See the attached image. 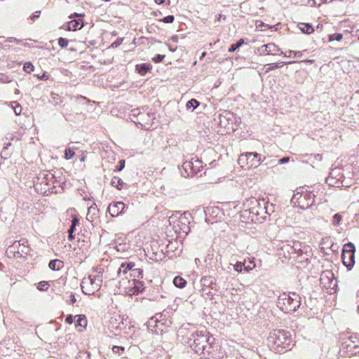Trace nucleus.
Masks as SVG:
<instances>
[{
    "label": "nucleus",
    "mask_w": 359,
    "mask_h": 359,
    "mask_svg": "<svg viewBox=\"0 0 359 359\" xmlns=\"http://www.w3.org/2000/svg\"><path fill=\"white\" fill-rule=\"evenodd\" d=\"M201 284L203 286L202 292L205 290L204 287H210L213 290L216 287V279L211 276H204L201 279Z\"/></svg>",
    "instance_id": "obj_15"
},
{
    "label": "nucleus",
    "mask_w": 359,
    "mask_h": 359,
    "mask_svg": "<svg viewBox=\"0 0 359 359\" xmlns=\"http://www.w3.org/2000/svg\"><path fill=\"white\" fill-rule=\"evenodd\" d=\"M154 1L158 4H161L165 1V0H154Z\"/></svg>",
    "instance_id": "obj_61"
},
{
    "label": "nucleus",
    "mask_w": 359,
    "mask_h": 359,
    "mask_svg": "<svg viewBox=\"0 0 359 359\" xmlns=\"http://www.w3.org/2000/svg\"><path fill=\"white\" fill-rule=\"evenodd\" d=\"M75 317H77L78 319L76 322V327H81V328L86 327L88 325V320L85 316L83 315H77Z\"/></svg>",
    "instance_id": "obj_22"
},
{
    "label": "nucleus",
    "mask_w": 359,
    "mask_h": 359,
    "mask_svg": "<svg viewBox=\"0 0 359 359\" xmlns=\"http://www.w3.org/2000/svg\"><path fill=\"white\" fill-rule=\"evenodd\" d=\"M214 255L213 254H208L205 257V262L207 264H210L212 259H213Z\"/></svg>",
    "instance_id": "obj_51"
},
{
    "label": "nucleus",
    "mask_w": 359,
    "mask_h": 359,
    "mask_svg": "<svg viewBox=\"0 0 359 359\" xmlns=\"http://www.w3.org/2000/svg\"><path fill=\"white\" fill-rule=\"evenodd\" d=\"M268 346L276 353H284L292 347V338L288 332L283 330H273L267 338Z\"/></svg>",
    "instance_id": "obj_1"
},
{
    "label": "nucleus",
    "mask_w": 359,
    "mask_h": 359,
    "mask_svg": "<svg viewBox=\"0 0 359 359\" xmlns=\"http://www.w3.org/2000/svg\"><path fill=\"white\" fill-rule=\"evenodd\" d=\"M140 119L143 120V116H144V114H140Z\"/></svg>",
    "instance_id": "obj_62"
},
{
    "label": "nucleus",
    "mask_w": 359,
    "mask_h": 359,
    "mask_svg": "<svg viewBox=\"0 0 359 359\" xmlns=\"http://www.w3.org/2000/svg\"><path fill=\"white\" fill-rule=\"evenodd\" d=\"M74 238L73 234H69V238L72 240Z\"/></svg>",
    "instance_id": "obj_63"
},
{
    "label": "nucleus",
    "mask_w": 359,
    "mask_h": 359,
    "mask_svg": "<svg viewBox=\"0 0 359 359\" xmlns=\"http://www.w3.org/2000/svg\"><path fill=\"white\" fill-rule=\"evenodd\" d=\"M200 102L196 99H191L186 104V108L187 109H191L194 111L198 106H199Z\"/></svg>",
    "instance_id": "obj_28"
},
{
    "label": "nucleus",
    "mask_w": 359,
    "mask_h": 359,
    "mask_svg": "<svg viewBox=\"0 0 359 359\" xmlns=\"http://www.w3.org/2000/svg\"><path fill=\"white\" fill-rule=\"evenodd\" d=\"M281 54H283L285 57H291L292 55L294 57H300L302 56L303 53L301 51L289 50L287 53H285L282 52Z\"/></svg>",
    "instance_id": "obj_30"
},
{
    "label": "nucleus",
    "mask_w": 359,
    "mask_h": 359,
    "mask_svg": "<svg viewBox=\"0 0 359 359\" xmlns=\"http://www.w3.org/2000/svg\"><path fill=\"white\" fill-rule=\"evenodd\" d=\"M74 156V151L71 148H68L65 150V158L67 160L72 158Z\"/></svg>",
    "instance_id": "obj_35"
},
{
    "label": "nucleus",
    "mask_w": 359,
    "mask_h": 359,
    "mask_svg": "<svg viewBox=\"0 0 359 359\" xmlns=\"http://www.w3.org/2000/svg\"><path fill=\"white\" fill-rule=\"evenodd\" d=\"M11 146V142H8L7 144H6V145L4 147L1 152V156H5V158H6L7 156H9V153L8 152V147Z\"/></svg>",
    "instance_id": "obj_40"
},
{
    "label": "nucleus",
    "mask_w": 359,
    "mask_h": 359,
    "mask_svg": "<svg viewBox=\"0 0 359 359\" xmlns=\"http://www.w3.org/2000/svg\"><path fill=\"white\" fill-rule=\"evenodd\" d=\"M164 57H165L164 55L158 54L154 57H153L152 60L154 62L158 63V62H161Z\"/></svg>",
    "instance_id": "obj_46"
},
{
    "label": "nucleus",
    "mask_w": 359,
    "mask_h": 359,
    "mask_svg": "<svg viewBox=\"0 0 359 359\" xmlns=\"http://www.w3.org/2000/svg\"><path fill=\"white\" fill-rule=\"evenodd\" d=\"M110 184L118 190H121L124 184L123 180L118 177H114L111 180Z\"/></svg>",
    "instance_id": "obj_24"
},
{
    "label": "nucleus",
    "mask_w": 359,
    "mask_h": 359,
    "mask_svg": "<svg viewBox=\"0 0 359 359\" xmlns=\"http://www.w3.org/2000/svg\"><path fill=\"white\" fill-rule=\"evenodd\" d=\"M254 201L256 205L251 208L250 212L252 213L261 217H263L264 214L270 215L269 207L266 205V202L264 200L259 201L254 198Z\"/></svg>",
    "instance_id": "obj_12"
},
{
    "label": "nucleus",
    "mask_w": 359,
    "mask_h": 359,
    "mask_svg": "<svg viewBox=\"0 0 359 359\" xmlns=\"http://www.w3.org/2000/svg\"><path fill=\"white\" fill-rule=\"evenodd\" d=\"M341 215L339 213H336L333 215L332 223L334 226H339L341 221Z\"/></svg>",
    "instance_id": "obj_31"
},
{
    "label": "nucleus",
    "mask_w": 359,
    "mask_h": 359,
    "mask_svg": "<svg viewBox=\"0 0 359 359\" xmlns=\"http://www.w3.org/2000/svg\"><path fill=\"white\" fill-rule=\"evenodd\" d=\"M9 248H12L14 250L17 249L15 252L18 257H22V255H28L30 252V248L28 246V241L25 238H22L18 241H15L13 244Z\"/></svg>",
    "instance_id": "obj_11"
},
{
    "label": "nucleus",
    "mask_w": 359,
    "mask_h": 359,
    "mask_svg": "<svg viewBox=\"0 0 359 359\" xmlns=\"http://www.w3.org/2000/svg\"><path fill=\"white\" fill-rule=\"evenodd\" d=\"M131 276H133L134 277L137 276V277L142 278L143 277V271L140 269H134L133 270Z\"/></svg>",
    "instance_id": "obj_39"
},
{
    "label": "nucleus",
    "mask_w": 359,
    "mask_h": 359,
    "mask_svg": "<svg viewBox=\"0 0 359 359\" xmlns=\"http://www.w3.org/2000/svg\"><path fill=\"white\" fill-rule=\"evenodd\" d=\"M205 338H206V339H208V344L211 346L212 344H213L215 342V338L212 336L210 335L209 333L206 330H205Z\"/></svg>",
    "instance_id": "obj_44"
},
{
    "label": "nucleus",
    "mask_w": 359,
    "mask_h": 359,
    "mask_svg": "<svg viewBox=\"0 0 359 359\" xmlns=\"http://www.w3.org/2000/svg\"><path fill=\"white\" fill-rule=\"evenodd\" d=\"M290 161V158L289 157H283L280 159H279V163L280 164H284V163H286L287 162H289Z\"/></svg>",
    "instance_id": "obj_55"
},
{
    "label": "nucleus",
    "mask_w": 359,
    "mask_h": 359,
    "mask_svg": "<svg viewBox=\"0 0 359 359\" xmlns=\"http://www.w3.org/2000/svg\"><path fill=\"white\" fill-rule=\"evenodd\" d=\"M119 165L116 168L115 170L116 171H121L125 167V160H121L118 162Z\"/></svg>",
    "instance_id": "obj_49"
},
{
    "label": "nucleus",
    "mask_w": 359,
    "mask_h": 359,
    "mask_svg": "<svg viewBox=\"0 0 359 359\" xmlns=\"http://www.w3.org/2000/svg\"><path fill=\"white\" fill-rule=\"evenodd\" d=\"M109 326L112 330H119L121 328V325H123L122 320L121 319V316L118 314H114L110 320H109Z\"/></svg>",
    "instance_id": "obj_16"
},
{
    "label": "nucleus",
    "mask_w": 359,
    "mask_h": 359,
    "mask_svg": "<svg viewBox=\"0 0 359 359\" xmlns=\"http://www.w3.org/2000/svg\"><path fill=\"white\" fill-rule=\"evenodd\" d=\"M184 219V217L180 218V219L177 221V226H179V229H175L176 232L179 233H184L185 234L189 233L190 228L187 224H186L185 222L182 221Z\"/></svg>",
    "instance_id": "obj_19"
},
{
    "label": "nucleus",
    "mask_w": 359,
    "mask_h": 359,
    "mask_svg": "<svg viewBox=\"0 0 359 359\" xmlns=\"http://www.w3.org/2000/svg\"><path fill=\"white\" fill-rule=\"evenodd\" d=\"M78 223H79V219L76 216L74 217L72 220V225H71L69 229L68 230L69 234H73L74 229L76 228V226L77 225Z\"/></svg>",
    "instance_id": "obj_32"
},
{
    "label": "nucleus",
    "mask_w": 359,
    "mask_h": 359,
    "mask_svg": "<svg viewBox=\"0 0 359 359\" xmlns=\"http://www.w3.org/2000/svg\"><path fill=\"white\" fill-rule=\"evenodd\" d=\"M243 266H244V263H243L241 262H236V264H235L233 265V269L236 271L241 273L243 271Z\"/></svg>",
    "instance_id": "obj_36"
},
{
    "label": "nucleus",
    "mask_w": 359,
    "mask_h": 359,
    "mask_svg": "<svg viewBox=\"0 0 359 359\" xmlns=\"http://www.w3.org/2000/svg\"><path fill=\"white\" fill-rule=\"evenodd\" d=\"M126 269H128L129 271L130 270L133 272V270L134 269L133 267L135 266V263L129 262V263L126 264Z\"/></svg>",
    "instance_id": "obj_53"
},
{
    "label": "nucleus",
    "mask_w": 359,
    "mask_h": 359,
    "mask_svg": "<svg viewBox=\"0 0 359 359\" xmlns=\"http://www.w3.org/2000/svg\"><path fill=\"white\" fill-rule=\"evenodd\" d=\"M205 338V330L196 331L189 337L190 346L196 353L203 352L208 345V341Z\"/></svg>",
    "instance_id": "obj_3"
},
{
    "label": "nucleus",
    "mask_w": 359,
    "mask_h": 359,
    "mask_svg": "<svg viewBox=\"0 0 359 359\" xmlns=\"http://www.w3.org/2000/svg\"><path fill=\"white\" fill-rule=\"evenodd\" d=\"M120 283L121 286L123 287V292L129 296L137 294L144 289L143 282L135 278L131 280H123Z\"/></svg>",
    "instance_id": "obj_4"
},
{
    "label": "nucleus",
    "mask_w": 359,
    "mask_h": 359,
    "mask_svg": "<svg viewBox=\"0 0 359 359\" xmlns=\"http://www.w3.org/2000/svg\"><path fill=\"white\" fill-rule=\"evenodd\" d=\"M149 69L150 65L145 63L136 65V70L142 76L145 75L149 71Z\"/></svg>",
    "instance_id": "obj_23"
},
{
    "label": "nucleus",
    "mask_w": 359,
    "mask_h": 359,
    "mask_svg": "<svg viewBox=\"0 0 359 359\" xmlns=\"http://www.w3.org/2000/svg\"><path fill=\"white\" fill-rule=\"evenodd\" d=\"M194 166L191 168V171H189L188 177H194L203 168L202 161L196 159L193 161Z\"/></svg>",
    "instance_id": "obj_18"
},
{
    "label": "nucleus",
    "mask_w": 359,
    "mask_h": 359,
    "mask_svg": "<svg viewBox=\"0 0 359 359\" xmlns=\"http://www.w3.org/2000/svg\"><path fill=\"white\" fill-rule=\"evenodd\" d=\"M292 200L295 201L294 203H297L301 209L306 210L314 204L315 194L309 191L297 193L293 196Z\"/></svg>",
    "instance_id": "obj_5"
},
{
    "label": "nucleus",
    "mask_w": 359,
    "mask_h": 359,
    "mask_svg": "<svg viewBox=\"0 0 359 359\" xmlns=\"http://www.w3.org/2000/svg\"><path fill=\"white\" fill-rule=\"evenodd\" d=\"M102 268H97L91 271V290L93 293L95 291H98L102 283Z\"/></svg>",
    "instance_id": "obj_10"
},
{
    "label": "nucleus",
    "mask_w": 359,
    "mask_h": 359,
    "mask_svg": "<svg viewBox=\"0 0 359 359\" xmlns=\"http://www.w3.org/2000/svg\"><path fill=\"white\" fill-rule=\"evenodd\" d=\"M193 161H194L192 159L191 161H185L182 164V168L183 170L184 171V173L182 172V174L185 177H188L189 171H191V168L194 166Z\"/></svg>",
    "instance_id": "obj_26"
},
{
    "label": "nucleus",
    "mask_w": 359,
    "mask_h": 359,
    "mask_svg": "<svg viewBox=\"0 0 359 359\" xmlns=\"http://www.w3.org/2000/svg\"><path fill=\"white\" fill-rule=\"evenodd\" d=\"M205 54H206V53H205V52H203V53H202V55H201V58L203 57L205 55Z\"/></svg>",
    "instance_id": "obj_64"
},
{
    "label": "nucleus",
    "mask_w": 359,
    "mask_h": 359,
    "mask_svg": "<svg viewBox=\"0 0 359 359\" xmlns=\"http://www.w3.org/2000/svg\"><path fill=\"white\" fill-rule=\"evenodd\" d=\"M48 283L47 281H41L38 284V290H41V291H45L48 289Z\"/></svg>",
    "instance_id": "obj_38"
},
{
    "label": "nucleus",
    "mask_w": 359,
    "mask_h": 359,
    "mask_svg": "<svg viewBox=\"0 0 359 359\" xmlns=\"http://www.w3.org/2000/svg\"><path fill=\"white\" fill-rule=\"evenodd\" d=\"M76 302L74 294H71L69 300H67L68 304H74Z\"/></svg>",
    "instance_id": "obj_52"
},
{
    "label": "nucleus",
    "mask_w": 359,
    "mask_h": 359,
    "mask_svg": "<svg viewBox=\"0 0 359 359\" xmlns=\"http://www.w3.org/2000/svg\"><path fill=\"white\" fill-rule=\"evenodd\" d=\"M293 62H280L278 63L268 64L265 66L266 67V72H269V71L273 70L274 69L281 68L287 64H291Z\"/></svg>",
    "instance_id": "obj_21"
},
{
    "label": "nucleus",
    "mask_w": 359,
    "mask_h": 359,
    "mask_svg": "<svg viewBox=\"0 0 359 359\" xmlns=\"http://www.w3.org/2000/svg\"><path fill=\"white\" fill-rule=\"evenodd\" d=\"M21 111H22V107L20 105L18 104L15 108H14V111L15 113V114L18 115L21 113Z\"/></svg>",
    "instance_id": "obj_54"
},
{
    "label": "nucleus",
    "mask_w": 359,
    "mask_h": 359,
    "mask_svg": "<svg viewBox=\"0 0 359 359\" xmlns=\"http://www.w3.org/2000/svg\"><path fill=\"white\" fill-rule=\"evenodd\" d=\"M279 50L274 43H270L258 48L256 53L259 55H276Z\"/></svg>",
    "instance_id": "obj_13"
},
{
    "label": "nucleus",
    "mask_w": 359,
    "mask_h": 359,
    "mask_svg": "<svg viewBox=\"0 0 359 359\" xmlns=\"http://www.w3.org/2000/svg\"><path fill=\"white\" fill-rule=\"evenodd\" d=\"M123 42V39H117L114 43H111V46L113 48H117Z\"/></svg>",
    "instance_id": "obj_48"
},
{
    "label": "nucleus",
    "mask_w": 359,
    "mask_h": 359,
    "mask_svg": "<svg viewBox=\"0 0 359 359\" xmlns=\"http://www.w3.org/2000/svg\"><path fill=\"white\" fill-rule=\"evenodd\" d=\"M125 208V203L121 201H118L110 204L108 207V211L112 217H116L123 212Z\"/></svg>",
    "instance_id": "obj_14"
},
{
    "label": "nucleus",
    "mask_w": 359,
    "mask_h": 359,
    "mask_svg": "<svg viewBox=\"0 0 359 359\" xmlns=\"http://www.w3.org/2000/svg\"><path fill=\"white\" fill-rule=\"evenodd\" d=\"M58 44L62 48H65L67 47L69 41L65 38L60 37L58 39Z\"/></svg>",
    "instance_id": "obj_34"
},
{
    "label": "nucleus",
    "mask_w": 359,
    "mask_h": 359,
    "mask_svg": "<svg viewBox=\"0 0 359 359\" xmlns=\"http://www.w3.org/2000/svg\"><path fill=\"white\" fill-rule=\"evenodd\" d=\"M255 266V264H254L252 266H243V271L246 272H249L251 271L254 267Z\"/></svg>",
    "instance_id": "obj_57"
},
{
    "label": "nucleus",
    "mask_w": 359,
    "mask_h": 359,
    "mask_svg": "<svg viewBox=\"0 0 359 359\" xmlns=\"http://www.w3.org/2000/svg\"><path fill=\"white\" fill-rule=\"evenodd\" d=\"M112 351L114 353H117L118 355H121L124 351V347L118 346H114L112 347Z\"/></svg>",
    "instance_id": "obj_41"
},
{
    "label": "nucleus",
    "mask_w": 359,
    "mask_h": 359,
    "mask_svg": "<svg viewBox=\"0 0 359 359\" xmlns=\"http://www.w3.org/2000/svg\"><path fill=\"white\" fill-rule=\"evenodd\" d=\"M262 162L261 155L256 152H247L242 154L238 158V163L242 167L246 166L247 168H257Z\"/></svg>",
    "instance_id": "obj_6"
},
{
    "label": "nucleus",
    "mask_w": 359,
    "mask_h": 359,
    "mask_svg": "<svg viewBox=\"0 0 359 359\" xmlns=\"http://www.w3.org/2000/svg\"><path fill=\"white\" fill-rule=\"evenodd\" d=\"M355 248L352 243H348L344 245L341 258L344 264L348 269H351L355 263Z\"/></svg>",
    "instance_id": "obj_8"
},
{
    "label": "nucleus",
    "mask_w": 359,
    "mask_h": 359,
    "mask_svg": "<svg viewBox=\"0 0 359 359\" xmlns=\"http://www.w3.org/2000/svg\"><path fill=\"white\" fill-rule=\"evenodd\" d=\"M65 322L68 324H72L73 323V316L72 315H69L66 317Z\"/></svg>",
    "instance_id": "obj_56"
},
{
    "label": "nucleus",
    "mask_w": 359,
    "mask_h": 359,
    "mask_svg": "<svg viewBox=\"0 0 359 359\" xmlns=\"http://www.w3.org/2000/svg\"><path fill=\"white\" fill-rule=\"evenodd\" d=\"M343 39V34L341 33H335L333 34L330 35V41H334L337 40L338 41H340Z\"/></svg>",
    "instance_id": "obj_33"
},
{
    "label": "nucleus",
    "mask_w": 359,
    "mask_h": 359,
    "mask_svg": "<svg viewBox=\"0 0 359 359\" xmlns=\"http://www.w3.org/2000/svg\"><path fill=\"white\" fill-rule=\"evenodd\" d=\"M173 284L179 288H183L187 285V281L182 277L177 276L173 279Z\"/></svg>",
    "instance_id": "obj_27"
},
{
    "label": "nucleus",
    "mask_w": 359,
    "mask_h": 359,
    "mask_svg": "<svg viewBox=\"0 0 359 359\" xmlns=\"http://www.w3.org/2000/svg\"><path fill=\"white\" fill-rule=\"evenodd\" d=\"M40 13L41 11H36L33 15L31 17V18L32 20H34L36 18H38L39 17V15H40Z\"/></svg>",
    "instance_id": "obj_58"
},
{
    "label": "nucleus",
    "mask_w": 359,
    "mask_h": 359,
    "mask_svg": "<svg viewBox=\"0 0 359 359\" xmlns=\"http://www.w3.org/2000/svg\"><path fill=\"white\" fill-rule=\"evenodd\" d=\"M301 297L297 293H283L277 299V306L284 313H290L297 311L301 305Z\"/></svg>",
    "instance_id": "obj_2"
},
{
    "label": "nucleus",
    "mask_w": 359,
    "mask_h": 359,
    "mask_svg": "<svg viewBox=\"0 0 359 359\" xmlns=\"http://www.w3.org/2000/svg\"><path fill=\"white\" fill-rule=\"evenodd\" d=\"M298 27L304 34H309L314 32V29L313 28L312 25L309 23H299Z\"/></svg>",
    "instance_id": "obj_20"
},
{
    "label": "nucleus",
    "mask_w": 359,
    "mask_h": 359,
    "mask_svg": "<svg viewBox=\"0 0 359 359\" xmlns=\"http://www.w3.org/2000/svg\"><path fill=\"white\" fill-rule=\"evenodd\" d=\"M244 43V39H239L236 43H233L231 46V47L229 49V52H234L238 48H240L243 44Z\"/></svg>",
    "instance_id": "obj_29"
},
{
    "label": "nucleus",
    "mask_w": 359,
    "mask_h": 359,
    "mask_svg": "<svg viewBox=\"0 0 359 359\" xmlns=\"http://www.w3.org/2000/svg\"><path fill=\"white\" fill-rule=\"evenodd\" d=\"M128 269H126V265L125 263H123L121 264L120 268H119V270H118V273H123V274L126 273L128 272Z\"/></svg>",
    "instance_id": "obj_47"
},
{
    "label": "nucleus",
    "mask_w": 359,
    "mask_h": 359,
    "mask_svg": "<svg viewBox=\"0 0 359 359\" xmlns=\"http://www.w3.org/2000/svg\"><path fill=\"white\" fill-rule=\"evenodd\" d=\"M233 114L230 111H225L219 115V125L221 128L229 130H234L233 128Z\"/></svg>",
    "instance_id": "obj_9"
},
{
    "label": "nucleus",
    "mask_w": 359,
    "mask_h": 359,
    "mask_svg": "<svg viewBox=\"0 0 359 359\" xmlns=\"http://www.w3.org/2000/svg\"><path fill=\"white\" fill-rule=\"evenodd\" d=\"M63 266V262L58 259L51 260L49 262L48 266L54 271H58Z\"/></svg>",
    "instance_id": "obj_25"
},
{
    "label": "nucleus",
    "mask_w": 359,
    "mask_h": 359,
    "mask_svg": "<svg viewBox=\"0 0 359 359\" xmlns=\"http://www.w3.org/2000/svg\"><path fill=\"white\" fill-rule=\"evenodd\" d=\"M156 326V320H154V318H151L150 320L148 321V327H154Z\"/></svg>",
    "instance_id": "obj_50"
},
{
    "label": "nucleus",
    "mask_w": 359,
    "mask_h": 359,
    "mask_svg": "<svg viewBox=\"0 0 359 359\" xmlns=\"http://www.w3.org/2000/svg\"><path fill=\"white\" fill-rule=\"evenodd\" d=\"M34 68V67L31 62H25L23 66V69L27 73H31L32 72H33Z\"/></svg>",
    "instance_id": "obj_37"
},
{
    "label": "nucleus",
    "mask_w": 359,
    "mask_h": 359,
    "mask_svg": "<svg viewBox=\"0 0 359 359\" xmlns=\"http://www.w3.org/2000/svg\"><path fill=\"white\" fill-rule=\"evenodd\" d=\"M339 171L340 170L338 168L332 169V171L330 172V177L327 179V181L332 180L334 178V176L337 175V174L339 172Z\"/></svg>",
    "instance_id": "obj_45"
},
{
    "label": "nucleus",
    "mask_w": 359,
    "mask_h": 359,
    "mask_svg": "<svg viewBox=\"0 0 359 359\" xmlns=\"http://www.w3.org/2000/svg\"><path fill=\"white\" fill-rule=\"evenodd\" d=\"M174 20H175L174 15H168V16L163 18V19H161V21H162L165 23H171L174 21Z\"/></svg>",
    "instance_id": "obj_43"
},
{
    "label": "nucleus",
    "mask_w": 359,
    "mask_h": 359,
    "mask_svg": "<svg viewBox=\"0 0 359 359\" xmlns=\"http://www.w3.org/2000/svg\"><path fill=\"white\" fill-rule=\"evenodd\" d=\"M87 280H86V278H84L83 280H82L81 282V289H82V291L84 294H90V292H88V287L86 288L85 287V284H87Z\"/></svg>",
    "instance_id": "obj_42"
},
{
    "label": "nucleus",
    "mask_w": 359,
    "mask_h": 359,
    "mask_svg": "<svg viewBox=\"0 0 359 359\" xmlns=\"http://www.w3.org/2000/svg\"><path fill=\"white\" fill-rule=\"evenodd\" d=\"M8 41L9 42H15V43H20L21 42L20 40H18L16 38H13V37H11L8 39Z\"/></svg>",
    "instance_id": "obj_59"
},
{
    "label": "nucleus",
    "mask_w": 359,
    "mask_h": 359,
    "mask_svg": "<svg viewBox=\"0 0 359 359\" xmlns=\"http://www.w3.org/2000/svg\"><path fill=\"white\" fill-rule=\"evenodd\" d=\"M341 352L348 357L359 354V338L351 336L344 341L341 345Z\"/></svg>",
    "instance_id": "obj_7"
},
{
    "label": "nucleus",
    "mask_w": 359,
    "mask_h": 359,
    "mask_svg": "<svg viewBox=\"0 0 359 359\" xmlns=\"http://www.w3.org/2000/svg\"><path fill=\"white\" fill-rule=\"evenodd\" d=\"M169 50L171 52H175L177 50V46L173 47V46H169Z\"/></svg>",
    "instance_id": "obj_60"
},
{
    "label": "nucleus",
    "mask_w": 359,
    "mask_h": 359,
    "mask_svg": "<svg viewBox=\"0 0 359 359\" xmlns=\"http://www.w3.org/2000/svg\"><path fill=\"white\" fill-rule=\"evenodd\" d=\"M83 26V22L79 18L78 20H72L69 21L66 25V29L69 31H76L77 29H80Z\"/></svg>",
    "instance_id": "obj_17"
}]
</instances>
